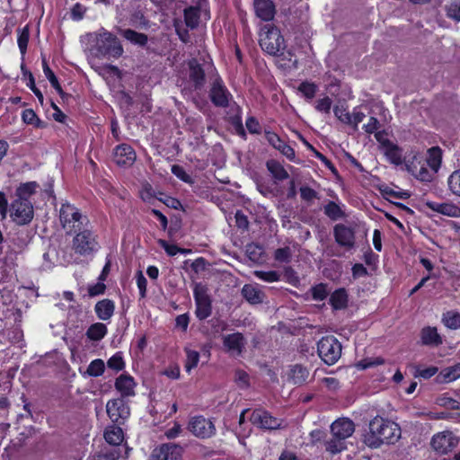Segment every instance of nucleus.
<instances>
[{
	"label": "nucleus",
	"mask_w": 460,
	"mask_h": 460,
	"mask_svg": "<svg viewBox=\"0 0 460 460\" xmlns=\"http://www.w3.org/2000/svg\"><path fill=\"white\" fill-rule=\"evenodd\" d=\"M89 51L98 58H119L123 54V47L116 35L104 28L86 34Z\"/></svg>",
	"instance_id": "1"
},
{
	"label": "nucleus",
	"mask_w": 460,
	"mask_h": 460,
	"mask_svg": "<svg viewBox=\"0 0 460 460\" xmlns=\"http://www.w3.org/2000/svg\"><path fill=\"white\" fill-rule=\"evenodd\" d=\"M401 437V429L394 421L375 417L369 423V432L365 436V443L377 448L382 444H394Z\"/></svg>",
	"instance_id": "2"
},
{
	"label": "nucleus",
	"mask_w": 460,
	"mask_h": 460,
	"mask_svg": "<svg viewBox=\"0 0 460 460\" xmlns=\"http://www.w3.org/2000/svg\"><path fill=\"white\" fill-rule=\"evenodd\" d=\"M355 431L354 422L348 418H340L331 425L332 438L325 442L327 452L335 455L346 449V439Z\"/></svg>",
	"instance_id": "3"
},
{
	"label": "nucleus",
	"mask_w": 460,
	"mask_h": 460,
	"mask_svg": "<svg viewBox=\"0 0 460 460\" xmlns=\"http://www.w3.org/2000/svg\"><path fill=\"white\" fill-rule=\"evenodd\" d=\"M59 219L62 227L67 234L77 233L85 228L88 219L79 209L69 203H63L59 210Z\"/></svg>",
	"instance_id": "4"
},
{
	"label": "nucleus",
	"mask_w": 460,
	"mask_h": 460,
	"mask_svg": "<svg viewBox=\"0 0 460 460\" xmlns=\"http://www.w3.org/2000/svg\"><path fill=\"white\" fill-rule=\"evenodd\" d=\"M260 46L268 54L275 56L285 49V41L277 27L265 24L261 29Z\"/></svg>",
	"instance_id": "5"
},
{
	"label": "nucleus",
	"mask_w": 460,
	"mask_h": 460,
	"mask_svg": "<svg viewBox=\"0 0 460 460\" xmlns=\"http://www.w3.org/2000/svg\"><path fill=\"white\" fill-rule=\"evenodd\" d=\"M342 346L332 335L323 337L317 343V353L328 366L334 365L341 356Z\"/></svg>",
	"instance_id": "6"
},
{
	"label": "nucleus",
	"mask_w": 460,
	"mask_h": 460,
	"mask_svg": "<svg viewBox=\"0 0 460 460\" xmlns=\"http://www.w3.org/2000/svg\"><path fill=\"white\" fill-rule=\"evenodd\" d=\"M72 249L81 256H91L99 249L98 242L93 232L88 228L75 233L72 241Z\"/></svg>",
	"instance_id": "7"
},
{
	"label": "nucleus",
	"mask_w": 460,
	"mask_h": 460,
	"mask_svg": "<svg viewBox=\"0 0 460 460\" xmlns=\"http://www.w3.org/2000/svg\"><path fill=\"white\" fill-rule=\"evenodd\" d=\"M193 296L196 303V316L199 320L207 319L212 313L211 299L208 293V288L201 283H196Z\"/></svg>",
	"instance_id": "8"
},
{
	"label": "nucleus",
	"mask_w": 460,
	"mask_h": 460,
	"mask_svg": "<svg viewBox=\"0 0 460 460\" xmlns=\"http://www.w3.org/2000/svg\"><path fill=\"white\" fill-rule=\"evenodd\" d=\"M10 217L12 220L19 226L30 224L34 217L32 203L14 199L11 203Z\"/></svg>",
	"instance_id": "9"
},
{
	"label": "nucleus",
	"mask_w": 460,
	"mask_h": 460,
	"mask_svg": "<svg viewBox=\"0 0 460 460\" xmlns=\"http://www.w3.org/2000/svg\"><path fill=\"white\" fill-rule=\"evenodd\" d=\"M209 98L215 106L226 108L229 106L233 96L226 86L224 84L223 80L217 77L212 83L209 91Z\"/></svg>",
	"instance_id": "10"
},
{
	"label": "nucleus",
	"mask_w": 460,
	"mask_h": 460,
	"mask_svg": "<svg viewBox=\"0 0 460 460\" xmlns=\"http://www.w3.org/2000/svg\"><path fill=\"white\" fill-rule=\"evenodd\" d=\"M458 444V439L451 431H443L435 434L430 445L434 451L439 455H446L451 452Z\"/></svg>",
	"instance_id": "11"
},
{
	"label": "nucleus",
	"mask_w": 460,
	"mask_h": 460,
	"mask_svg": "<svg viewBox=\"0 0 460 460\" xmlns=\"http://www.w3.org/2000/svg\"><path fill=\"white\" fill-rule=\"evenodd\" d=\"M106 411L112 422L122 423L130 414L129 407L123 398L109 400Z\"/></svg>",
	"instance_id": "12"
},
{
	"label": "nucleus",
	"mask_w": 460,
	"mask_h": 460,
	"mask_svg": "<svg viewBox=\"0 0 460 460\" xmlns=\"http://www.w3.org/2000/svg\"><path fill=\"white\" fill-rule=\"evenodd\" d=\"M188 428L194 436L201 438H210L216 432L213 422L203 416L193 417L190 420Z\"/></svg>",
	"instance_id": "13"
},
{
	"label": "nucleus",
	"mask_w": 460,
	"mask_h": 460,
	"mask_svg": "<svg viewBox=\"0 0 460 460\" xmlns=\"http://www.w3.org/2000/svg\"><path fill=\"white\" fill-rule=\"evenodd\" d=\"M333 236L335 242L346 250H350L355 246V232L344 224H337L333 227Z\"/></svg>",
	"instance_id": "14"
},
{
	"label": "nucleus",
	"mask_w": 460,
	"mask_h": 460,
	"mask_svg": "<svg viewBox=\"0 0 460 460\" xmlns=\"http://www.w3.org/2000/svg\"><path fill=\"white\" fill-rule=\"evenodd\" d=\"M250 421L261 428L266 429H275L281 426L282 420L271 416L268 411L257 409L254 410L250 417Z\"/></svg>",
	"instance_id": "15"
},
{
	"label": "nucleus",
	"mask_w": 460,
	"mask_h": 460,
	"mask_svg": "<svg viewBox=\"0 0 460 460\" xmlns=\"http://www.w3.org/2000/svg\"><path fill=\"white\" fill-rule=\"evenodd\" d=\"M137 159V155L133 147L126 143L117 146L113 150V160L115 164L121 167H130Z\"/></svg>",
	"instance_id": "16"
},
{
	"label": "nucleus",
	"mask_w": 460,
	"mask_h": 460,
	"mask_svg": "<svg viewBox=\"0 0 460 460\" xmlns=\"http://www.w3.org/2000/svg\"><path fill=\"white\" fill-rule=\"evenodd\" d=\"M427 164L422 160L421 157L414 155L412 161L405 163V166L408 172L414 175L418 180L421 181H430L433 178V172L431 170L426 168Z\"/></svg>",
	"instance_id": "17"
},
{
	"label": "nucleus",
	"mask_w": 460,
	"mask_h": 460,
	"mask_svg": "<svg viewBox=\"0 0 460 460\" xmlns=\"http://www.w3.org/2000/svg\"><path fill=\"white\" fill-rule=\"evenodd\" d=\"M181 447L175 444H163L154 449L149 460H180Z\"/></svg>",
	"instance_id": "18"
},
{
	"label": "nucleus",
	"mask_w": 460,
	"mask_h": 460,
	"mask_svg": "<svg viewBox=\"0 0 460 460\" xmlns=\"http://www.w3.org/2000/svg\"><path fill=\"white\" fill-rule=\"evenodd\" d=\"M222 341L225 349L234 356L242 354L246 343V341L241 332L224 335L222 337Z\"/></svg>",
	"instance_id": "19"
},
{
	"label": "nucleus",
	"mask_w": 460,
	"mask_h": 460,
	"mask_svg": "<svg viewBox=\"0 0 460 460\" xmlns=\"http://www.w3.org/2000/svg\"><path fill=\"white\" fill-rule=\"evenodd\" d=\"M265 137L270 145L279 150L283 155H285L290 161L295 160V150L283 141L276 133L267 131Z\"/></svg>",
	"instance_id": "20"
},
{
	"label": "nucleus",
	"mask_w": 460,
	"mask_h": 460,
	"mask_svg": "<svg viewBox=\"0 0 460 460\" xmlns=\"http://www.w3.org/2000/svg\"><path fill=\"white\" fill-rule=\"evenodd\" d=\"M136 382L128 374H121L115 381V388L121 394V397L135 395Z\"/></svg>",
	"instance_id": "21"
},
{
	"label": "nucleus",
	"mask_w": 460,
	"mask_h": 460,
	"mask_svg": "<svg viewBox=\"0 0 460 460\" xmlns=\"http://www.w3.org/2000/svg\"><path fill=\"white\" fill-rule=\"evenodd\" d=\"M256 15L262 21L269 22L274 18L275 5L271 0H254Z\"/></svg>",
	"instance_id": "22"
},
{
	"label": "nucleus",
	"mask_w": 460,
	"mask_h": 460,
	"mask_svg": "<svg viewBox=\"0 0 460 460\" xmlns=\"http://www.w3.org/2000/svg\"><path fill=\"white\" fill-rule=\"evenodd\" d=\"M384 155L386 159L394 165H401L403 164L402 149L392 141L384 143Z\"/></svg>",
	"instance_id": "23"
},
{
	"label": "nucleus",
	"mask_w": 460,
	"mask_h": 460,
	"mask_svg": "<svg viewBox=\"0 0 460 460\" xmlns=\"http://www.w3.org/2000/svg\"><path fill=\"white\" fill-rule=\"evenodd\" d=\"M426 205L431 210L445 216L456 217L460 215V208L451 203L428 201Z\"/></svg>",
	"instance_id": "24"
},
{
	"label": "nucleus",
	"mask_w": 460,
	"mask_h": 460,
	"mask_svg": "<svg viewBox=\"0 0 460 460\" xmlns=\"http://www.w3.org/2000/svg\"><path fill=\"white\" fill-rule=\"evenodd\" d=\"M94 310L99 319L106 321L113 315L115 304L112 300L102 299L96 303Z\"/></svg>",
	"instance_id": "25"
},
{
	"label": "nucleus",
	"mask_w": 460,
	"mask_h": 460,
	"mask_svg": "<svg viewBox=\"0 0 460 460\" xmlns=\"http://www.w3.org/2000/svg\"><path fill=\"white\" fill-rule=\"evenodd\" d=\"M190 78L194 83L196 89H200L205 84V73L201 66L192 59L189 63Z\"/></svg>",
	"instance_id": "26"
},
{
	"label": "nucleus",
	"mask_w": 460,
	"mask_h": 460,
	"mask_svg": "<svg viewBox=\"0 0 460 460\" xmlns=\"http://www.w3.org/2000/svg\"><path fill=\"white\" fill-rule=\"evenodd\" d=\"M39 184L36 181H28L20 184L15 191V199L31 202L30 198L35 194L36 190L39 188Z\"/></svg>",
	"instance_id": "27"
},
{
	"label": "nucleus",
	"mask_w": 460,
	"mask_h": 460,
	"mask_svg": "<svg viewBox=\"0 0 460 460\" xmlns=\"http://www.w3.org/2000/svg\"><path fill=\"white\" fill-rule=\"evenodd\" d=\"M442 152L438 146H433L428 150V157L424 161L433 172H437L440 167Z\"/></svg>",
	"instance_id": "28"
},
{
	"label": "nucleus",
	"mask_w": 460,
	"mask_h": 460,
	"mask_svg": "<svg viewBox=\"0 0 460 460\" xmlns=\"http://www.w3.org/2000/svg\"><path fill=\"white\" fill-rule=\"evenodd\" d=\"M421 341L425 345L438 346L442 339L435 327H425L421 331Z\"/></svg>",
	"instance_id": "29"
},
{
	"label": "nucleus",
	"mask_w": 460,
	"mask_h": 460,
	"mask_svg": "<svg viewBox=\"0 0 460 460\" xmlns=\"http://www.w3.org/2000/svg\"><path fill=\"white\" fill-rule=\"evenodd\" d=\"M308 376L309 371L306 367L301 365H295L290 369L288 378L294 385H301L306 382Z\"/></svg>",
	"instance_id": "30"
},
{
	"label": "nucleus",
	"mask_w": 460,
	"mask_h": 460,
	"mask_svg": "<svg viewBox=\"0 0 460 460\" xmlns=\"http://www.w3.org/2000/svg\"><path fill=\"white\" fill-rule=\"evenodd\" d=\"M104 438L110 445L119 446L124 438L123 430L119 426H110L104 431Z\"/></svg>",
	"instance_id": "31"
},
{
	"label": "nucleus",
	"mask_w": 460,
	"mask_h": 460,
	"mask_svg": "<svg viewBox=\"0 0 460 460\" xmlns=\"http://www.w3.org/2000/svg\"><path fill=\"white\" fill-rule=\"evenodd\" d=\"M266 166L272 177L277 181H284L289 177L287 170L276 160H269L266 163Z\"/></svg>",
	"instance_id": "32"
},
{
	"label": "nucleus",
	"mask_w": 460,
	"mask_h": 460,
	"mask_svg": "<svg viewBox=\"0 0 460 460\" xmlns=\"http://www.w3.org/2000/svg\"><path fill=\"white\" fill-rule=\"evenodd\" d=\"M330 304L335 310H341L348 305V294L344 288L335 290L330 297Z\"/></svg>",
	"instance_id": "33"
},
{
	"label": "nucleus",
	"mask_w": 460,
	"mask_h": 460,
	"mask_svg": "<svg viewBox=\"0 0 460 460\" xmlns=\"http://www.w3.org/2000/svg\"><path fill=\"white\" fill-rule=\"evenodd\" d=\"M119 31L126 40L136 45L145 46L148 41V37L145 33L131 29L120 30Z\"/></svg>",
	"instance_id": "34"
},
{
	"label": "nucleus",
	"mask_w": 460,
	"mask_h": 460,
	"mask_svg": "<svg viewBox=\"0 0 460 460\" xmlns=\"http://www.w3.org/2000/svg\"><path fill=\"white\" fill-rule=\"evenodd\" d=\"M244 298L251 304L256 305L262 302L263 294L252 285H245L242 289Z\"/></svg>",
	"instance_id": "35"
},
{
	"label": "nucleus",
	"mask_w": 460,
	"mask_h": 460,
	"mask_svg": "<svg viewBox=\"0 0 460 460\" xmlns=\"http://www.w3.org/2000/svg\"><path fill=\"white\" fill-rule=\"evenodd\" d=\"M323 212L330 219L336 221L346 217L344 210L334 201H329L323 207Z\"/></svg>",
	"instance_id": "36"
},
{
	"label": "nucleus",
	"mask_w": 460,
	"mask_h": 460,
	"mask_svg": "<svg viewBox=\"0 0 460 460\" xmlns=\"http://www.w3.org/2000/svg\"><path fill=\"white\" fill-rule=\"evenodd\" d=\"M460 377V365L444 368L437 376L438 382L449 383Z\"/></svg>",
	"instance_id": "37"
},
{
	"label": "nucleus",
	"mask_w": 460,
	"mask_h": 460,
	"mask_svg": "<svg viewBox=\"0 0 460 460\" xmlns=\"http://www.w3.org/2000/svg\"><path fill=\"white\" fill-rule=\"evenodd\" d=\"M107 333V327L104 323H96L92 324L87 332L86 336L91 341H100L102 340Z\"/></svg>",
	"instance_id": "38"
},
{
	"label": "nucleus",
	"mask_w": 460,
	"mask_h": 460,
	"mask_svg": "<svg viewBox=\"0 0 460 460\" xmlns=\"http://www.w3.org/2000/svg\"><path fill=\"white\" fill-rule=\"evenodd\" d=\"M442 323L449 329L460 328V314L456 311H447L442 315Z\"/></svg>",
	"instance_id": "39"
},
{
	"label": "nucleus",
	"mask_w": 460,
	"mask_h": 460,
	"mask_svg": "<svg viewBox=\"0 0 460 460\" xmlns=\"http://www.w3.org/2000/svg\"><path fill=\"white\" fill-rule=\"evenodd\" d=\"M184 22L187 27L195 29L199 22V9L189 7L184 10Z\"/></svg>",
	"instance_id": "40"
},
{
	"label": "nucleus",
	"mask_w": 460,
	"mask_h": 460,
	"mask_svg": "<svg viewBox=\"0 0 460 460\" xmlns=\"http://www.w3.org/2000/svg\"><path fill=\"white\" fill-rule=\"evenodd\" d=\"M29 38L30 30L28 25L24 26L22 29L18 30L17 43L22 57H24V55L26 54Z\"/></svg>",
	"instance_id": "41"
},
{
	"label": "nucleus",
	"mask_w": 460,
	"mask_h": 460,
	"mask_svg": "<svg viewBox=\"0 0 460 460\" xmlns=\"http://www.w3.org/2000/svg\"><path fill=\"white\" fill-rule=\"evenodd\" d=\"M186 360H185V370L190 373L191 369L196 367L199 361V353L190 349H185Z\"/></svg>",
	"instance_id": "42"
},
{
	"label": "nucleus",
	"mask_w": 460,
	"mask_h": 460,
	"mask_svg": "<svg viewBox=\"0 0 460 460\" xmlns=\"http://www.w3.org/2000/svg\"><path fill=\"white\" fill-rule=\"evenodd\" d=\"M297 90L305 98L312 100L317 93L318 86L314 83L304 81L299 84Z\"/></svg>",
	"instance_id": "43"
},
{
	"label": "nucleus",
	"mask_w": 460,
	"mask_h": 460,
	"mask_svg": "<svg viewBox=\"0 0 460 460\" xmlns=\"http://www.w3.org/2000/svg\"><path fill=\"white\" fill-rule=\"evenodd\" d=\"M254 275L258 279L269 283L279 281L280 279V274L276 270H255Z\"/></svg>",
	"instance_id": "44"
},
{
	"label": "nucleus",
	"mask_w": 460,
	"mask_h": 460,
	"mask_svg": "<svg viewBox=\"0 0 460 460\" xmlns=\"http://www.w3.org/2000/svg\"><path fill=\"white\" fill-rule=\"evenodd\" d=\"M104 369V362L102 359H94L89 364L86 372L90 376H99L103 374Z\"/></svg>",
	"instance_id": "45"
},
{
	"label": "nucleus",
	"mask_w": 460,
	"mask_h": 460,
	"mask_svg": "<svg viewBox=\"0 0 460 460\" xmlns=\"http://www.w3.org/2000/svg\"><path fill=\"white\" fill-rule=\"evenodd\" d=\"M448 187L453 194L460 197V170L455 171L448 178Z\"/></svg>",
	"instance_id": "46"
},
{
	"label": "nucleus",
	"mask_w": 460,
	"mask_h": 460,
	"mask_svg": "<svg viewBox=\"0 0 460 460\" xmlns=\"http://www.w3.org/2000/svg\"><path fill=\"white\" fill-rule=\"evenodd\" d=\"M312 296L316 301H323L329 295L327 285L320 283L311 288Z\"/></svg>",
	"instance_id": "47"
},
{
	"label": "nucleus",
	"mask_w": 460,
	"mask_h": 460,
	"mask_svg": "<svg viewBox=\"0 0 460 460\" xmlns=\"http://www.w3.org/2000/svg\"><path fill=\"white\" fill-rule=\"evenodd\" d=\"M171 171H172V174H174L181 181H182L186 183H189V184L194 183L192 177L185 172V170L182 166L178 165V164H173L172 166Z\"/></svg>",
	"instance_id": "48"
},
{
	"label": "nucleus",
	"mask_w": 460,
	"mask_h": 460,
	"mask_svg": "<svg viewBox=\"0 0 460 460\" xmlns=\"http://www.w3.org/2000/svg\"><path fill=\"white\" fill-rule=\"evenodd\" d=\"M246 252L251 261H257L261 259V255L263 254V249L260 245L252 243L247 245Z\"/></svg>",
	"instance_id": "49"
},
{
	"label": "nucleus",
	"mask_w": 460,
	"mask_h": 460,
	"mask_svg": "<svg viewBox=\"0 0 460 460\" xmlns=\"http://www.w3.org/2000/svg\"><path fill=\"white\" fill-rule=\"evenodd\" d=\"M447 14L448 17L460 21V0H452L447 6Z\"/></svg>",
	"instance_id": "50"
},
{
	"label": "nucleus",
	"mask_w": 460,
	"mask_h": 460,
	"mask_svg": "<svg viewBox=\"0 0 460 460\" xmlns=\"http://www.w3.org/2000/svg\"><path fill=\"white\" fill-rule=\"evenodd\" d=\"M108 367L116 371L122 370L125 367L122 356L120 353L113 355L107 362Z\"/></svg>",
	"instance_id": "51"
},
{
	"label": "nucleus",
	"mask_w": 460,
	"mask_h": 460,
	"mask_svg": "<svg viewBox=\"0 0 460 460\" xmlns=\"http://www.w3.org/2000/svg\"><path fill=\"white\" fill-rule=\"evenodd\" d=\"M45 76L47 77V79L49 81L51 86L58 92V93L60 95V97L62 99H64L66 94L64 93V91L62 90V87L60 85V84L58 83V80L57 78V76L55 75L54 72L51 71V72H49L47 74H45Z\"/></svg>",
	"instance_id": "52"
},
{
	"label": "nucleus",
	"mask_w": 460,
	"mask_h": 460,
	"mask_svg": "<svg viewBox=\"0 0 460 460\" xmlns=\"http://www.w3.org/2000/svg\"><path fill=\"white\" fill-rule=\"evenodd\" d=\"M332 101L330 97L325 96L323 99H320L316 102L315 109L323 113H330L332 108Z\"/></svg>",
	"instance_id": "53"
},
{
	"label": "nucleus",
	"mask_w": 460,
	"mask_h": 460,
	"mask_svg": "<svg viewBox=\"0 0 460 460\" xmlns=\"http://www.w3.org/2000/svg\"><path fill=\"white\" fill-rule=\"evenodd\" d=\"M22 119L27 124H35L37 127H41L40 120L31 109H27L22 112Z\"/></svg>",
	"instance_id": "54"
},
{
	"label": "nucleus",
	"mask_w": 460,
	"mask_h": 460,
	"mask_svg": "<svg viewBox=\"0 0 460 460\" xmlns=\"http://www.w3.org/2000/svg\"><path fill=\"white\" fill-rule=\"evenodd\" d=\"M291 252L289 247L279 248L274 252V259L280 262L289 261Z\"/></svg>",
	"instance_id": "55"
},
{
	"label": "nucleus",
	"mask_w": 460,
	"mask_h": 460,
	"mask_svg": "<svg viewBox=\"0 0 460 460\" xmlns=\"http://www.w3.org/2000/svg\"><path fill=\"white\" fill-rule=\"evenodd\" d=\"M234 380L239 387L244 388L249 385V376L248 374L241 369H237L234 373Z\"/></svg>",
	"instance_id": "56"
},
{
	"label": "nucleus",
	"mask_w": 460,
	"mask_h": 460,
	"mask_svg": "<svg viewBox=\"0 0 460 460\" xmlns=\"http://www.w3.org/2000/svg\"><path fill=\"white\" fill-rule=\"evenodd\" d=\"M301 199L305 201H311L314 199H319L318 193L308 186H303L300 188Z\"/></svg>",
	"instance_id": "57"
},
{
	"label": "nucleus",
	"mask_w": 460,
	"mask_h": 460,
	"mask_svg": "<svg viewBox=\"0 0 460 460\" xmlns=\"http://www.w3.org/2000/svg\"><path fill=\"white\" fill-rule=\"evenodd\" d=\"M158 243L160 244L161 247L164 249V251L169 256H174L180 252H183L182 248H179L174 244H170L165 240L163 239H160L158 241Z\"/></svg>",
	"instance_id": "58"
},
{
	"label": "nucleus",
	"mask_w": 460,
	"mask_h": 460,
	"mask_svg": "<svg viewBox=\"0 0 460 460\" xmlns=\"http://www.w3.org/2000/svg\"><path fill=\"white\" fill-rule=\"evenodd\" d=\"M334 115L338 118L339 120L345 124L350 123V113L346 111V109L342 107L336 106L333 110Z\"/></svg>",
	"instance_id": "59"
},
{
	"label": "nucleus",
	"mask_w": 460,
	"mask_h": 460,
	"mask_svg": "<svg viewBox=\"0 0 460 460\" xmlns=\"http://www.w3.org/2000/svg\"><path fill=\"white\" fill-rule=\"evenodd\" d=\"M137 285L139 289L140 296L144 298L146 294L147 280L140 270L137 273Z\"/></svg>",
	"instance_id": "60"
},
{
	"label": "nucleus",
	"mask_w": 460,
	"mask_h": 460,
	"mask_svg": "<svg viewBox=\"0 0 460 460\" xmlns=\"http://www.w3.org/2000/svg\"><path fill=\"white\" fill-rule=\"evenodd\" d=\"M174 27H175V31H176L177 35L179 36L180 40L184 43L189 42L190 41V34H189L188 30L183 28L182 24L178 21H175Z\"/></svg>",
	"instance_id": "61"
},
{
	"label": "nucleus",
	"mask_w": 460,
	"mask_h": 460,
	"mask_svg": "<svg viewBox=\"0 0 460 460\" xmlns=\"http://www.w3.org/2000/svg\"><path fill=\"white\" fill-rule=\"evenodd\" d=\"M379 128L380 122L375 117H370L368 122L363 126L364 130L368 134L376 132Z\"/></svg>",
	"instance_id": "62"
},
{
	"label": "nucleus",
	"mask_w": 460,
	"mask_h": 460,
	"mask_svg": "<svg viewBox=\"0 0 460 460\" xmlns=\"http://www.w3.org/2000/svg\"><path fill=\"white\" fill-rule=\"evenodd\" d=\"M86 8L79 3H76L71 10V17L75 21L83 19Z\"/></svg>",
	"instance_id": "63"
},
{
	"label": "nucleus",
	"mask_w": 460,
	"mask_h": 460,
	"mask_svg": "<svg viewBox=\"0 0 460 460\" xmlns=\"http://www.w3.org/2000/svg\"><path fill=\"white\" fill-rule=\"evenodd\" d=\"M365 118V114L360 111L358 109H354L352 113H350V123L354 127L356 130L358 128V123H360Z\"/></svg>",
	"instance_id": "64"
}]
</instances>
